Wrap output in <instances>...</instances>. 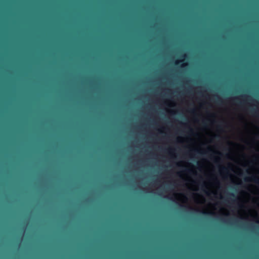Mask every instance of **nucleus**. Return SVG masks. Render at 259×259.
Segmentation results:
<instances>
[{"instance_id":"f257e3e1","label":"nucleus","mask_w":259,"mask_h":259,"mask_svg":"<svg viewBox=\"0 0 259 259\" xmlns=\"http://www.w3.org/2000/svg\"><path fill=\"white\" fill-rule=\"evenodd\" d=\"M245 181L247 182H253L255 183L259 184V178L255 176H252L249 178H246L245 179Z\"/></svg>"},{"instance_id":"ddd939ff","label":"nucleus","mask_w":259,"mask_h":259,"mask_svg":"<svg viewBox=\"0 0 259 259\" xmlns=\"http://www.w3.org/2000/svg\"><path fill=\"white\" fill-rule=\"evenodd\" d=\"M218 128H220L221 127V126L220 125H218Z\"/></svg>"},{"instance_id":"6e6552de","label":"nucleus","mask_w":259,"mask_h":259,"mask_svg":"<svg viewBox=\"0 0 259 259\" xmlns=\"http://www.w3.org/2000/svg\"><path fill=\"white\" fill-rule=\"evenodd\" d=\"M172 150H173V149H169V153H171V152H172Z\"/></svg>"},{"instance_id":"dca6fc26","label":"nucleus","mask_w":259,"mask_h":259,"mask_svg":"<svg viewBox=\"0 0 259 259\" xmlns=\"http://www.w3.org/2000/svg\"><path fill=\"white\" fill-rule=\"evenodd\" d=\"M219 154L220 155H222V153H219Z\"/></svg>"},{"instance_id":"423d86ee","label":"nucleus","mask_w":259,"mask_h":259,"mask_svg":"<svg viewBox=\"0 0 259 259\" xmlns=\"http://www.w3.org/2000/svg\"><path fill=\"white\" fill-rule=\"evenodd\" d=\"M250 111L251 113H254V112H255V111L254 109H251Z\"/></svg>"},{"instance_id":"9b49d317","label":"nucleus","mask_w":259,"mask_h":259,"mask_svg":"<svg viewBox=\"0 0 259 259\" xmlns=\"http://www.w3.org/2000/svg\"><path fill=\"white\" fill-rule=\"evenodd\" d=\"M190 132H193V130H192V128H190Z\"/></svg>"},{"instance_id":"2eb2a0df","label":"nucleus","mask_w":259,"mask_h":259,"mask_svg":"<svg viewBox=\"0 0 259 259\" xmlns=\"http://www.w3.org/2000/svg\"><path fill=\"white\" fill-rule=\"evenodd\" d=\"M205 193H206L208 195V193H207V192H205Z\"/></svg>"},{"instance_id":"f8f14e48","label":"nucleus","mask_w":259,"mask_h":259,"mask_svg":"<svg viewBox=\"0 0 259 259\" xmlns=\"http://www.w3.org/2000/svg\"><path fill=\"white\" fill-rule=\"evenodd\" d=\"M188 171H189V172H192V170H188Z\"/></svg>"},{"instance_id":"1a4fd4ad","label":"nucleus","mask_w":259,"mask_h":259,"mask_svg":"<svg viewBox=\"0 0 259 259\" xmlns=\"http://www.w3.org/2000/svg\"><path fill=\"white\" fill-rule=\"evenodd\" d=\"M202 213H203V214H206V213H207V212H205V211H203V212H202Z\"/></svg>"},{"instance_id":"7ed1b4c3","label":"nucleus","mask_w":259,"mask_h":259,"mask_svg":"<svg viewBox=\"0 0 259 259\" xmlns=\"http://www.w3.org/2000/svg\"><path fill=\"white\" fill-rule=\"evenodd\" d=\"M221 169H222V170H223V171H227V168H226V167H222L221 168Z\"/></svg>"},{"instance_id":"20e7f679","label":"nucleus","mask_w":259,"mask_h":259,"mask_svg":"<svg viewBox=\"0 0 259 259\" xmlns=\"http://www.w3.org/2000/svg\"><path fill=\"white\" fill-rule=\"evenodd\" d=\"M190 112L191 113H194L195 112V109H191L190 110Z\"/></svg>"},{"instance_id":"0eeeda50","label":"nucleus","mask_w":259,"mask_h":259,"mask_svg":"<svg viewBox=\"0 0 259 259\" xmlns=\"http://www.w3.org/2000/svg\"><path fill=\"white\" fill-rule=\"evenodd\" d=\"M230 195L231 196H233V197L235 196V195H234V194L233 193H230Z\"/></svg>"},{"instance_id":"9d476101","label":"nucleus","mask_w":259,"mask_h":259,"mask_svg":"<svg viewBox=\"0 0 259 259\" xmlns=\"http://www.w3.org/2000/svg\"><path fill=\"white\" fill-rule=\"evenodd\" d=\"M178 63H179V62H178V61H176V62H175V64H178Z\"/></svg>"},{"instance_id":"f03ea898","label":"nucleus","mask_w":259,"mask_h":259,"mask_svg":"<svg viewBox=\"0 0 259 259\" xmlns=\"http://www.w3.org/2000/svg\"><path fill=\"white\" fill-rule=\"evenodd\" d=\"M221 102H222V100H221V98L217 96V103H220Z\"/></svg>"},{"instance_id":"4468645a","label":"nucleus","mask_w":259,"mask_h":259,"mask_svg":"<svg viewBox=\"0 0 259 259\" xmlns=\"http://www.w3.org/2000/svg\"><path fill=\"white\" fill-rule=\"evenodd\" d=\"M185 56H186L184 55H183V57H184H184H185Z\"/></svg>"},{"instance_id":"39448f33","label":"nucleus","mask_w":259,"mask_h":259,"mask_svg":"<svg viewBox=\"0 0 259 259\" xmlns=\"http://www.w3.org/2000/svg\"><path fill=\"white\" fill-rule=\"evenodd\" d=\"M195 151L196 152L198 153H200V151L198 150H195Z\"/></svg>"}]
</instances>
